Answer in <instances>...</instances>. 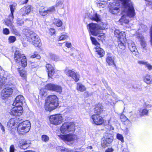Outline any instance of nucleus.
Returning a JSON list of instances; mask_svg holds the SVG:
<instances>
[{
    "instance_id": "39",
    "label": "nucleus",
    "mask_w": 152,
    "mask_h": 152,
    "mask_svg": "<svg viewBox=\"0 0 152 152\" xmlns=\"http://www.w3.org/2000/svg\"><path fill=\"white\" fill-rule=\"evenodd\" d=\"M10 10L11 11V14L9 15V18H14L13 16V12L15 10V7L13 5H10Z\"/></svg>"
},
{
    "instance_id": "62",
    "label": "nucleus",
    "mask_w": 152,
    "mask_h": 152,
    "mask_svg": "<svg viewBox=\"0 0 152 152\" xmlns=\"http://www.w3.org/2000/svg\"><path fill=\"white\" fill-rule=\"evenodd\" d=\"M88 148L89 149H92V147L91 146H90L88 147Z\"/></svg>"
},
{
    "instance_id": "54",
    "label": "nucleus",
    "mask_w": 152,
    "mask_h": 152,
    "mask_svg": "<svg viewBox=\"0 0 152 152\" xmlns=\"http://www.w3.org/2000/svg\"><path fill=\"white\" fill-rule=\"evenodd\" d=\"M77 129V132L78 134H82L83 133V130L80 128H78Z\"/></svg>"
},
{
    "instance_id": "34",
    "label": "nucleus",
    "mask_w": 152,
    "mask_h": 152,
    "mask_svg": "<svg viewBox=\"0 0 152 152\" xmlns=\"http://www.w3.org/2000/svg\"><path fill=\"white\" fill-rule=\"evenodd\" d=\"M90 18L96 22L100 21L101 20L100 16L97 13H95L93 16L91 17Z\"/></svg>"
},
{
    "instance_id": "61",
    "label": "nucleus",
    "mask_w": 152,
    "mask_h": 152,
    "mask_svg": "<svg viewBox=\"0 0 152 152\" xmlns=\"http://www.w3.org/2000/svg\"><path fill=\"white\" fill-rule=\"evenodd\" d=\"M80 78V76L79 75H77V81L78 80H79V78Z\"/></svg>"
},
{
    "instance_id": "2",
    "label": "nucleus",
    "mask_w": 152,
    "mask_h": 152,
    "mask_svg": "<svg viewBox=\"0 0 152 152\" xmlns=\"http://www.w3.org/2000/svg\"><path fill=\"white\" fill-rule=\"evenodd\" d=\"M75 124L72 122L64 123L61 127L60 130L62 133L67 134H60L58 137L65 142L73 141L75 137Z\"/></svg>"
},
{
    "instance_id": "35",
    "label": "nucleus",
    "mask_w": 152,
    "mask_h": 152,
    "mask_svg": "<svg viewBox=\"0 0 152 152\" xmlns=\"http://www.w3.org/2000/svg\"><path fill=\"white\" fill-rule=\"evenodd\" d=\"M77 89L81 92H83L86 90V88L82 84L77 83Z\"/></svg>"
},
{
    "instance_id": "59",
    "label": "nucleus",
    "mask_w": 152,
    "mask_h": 152,
    "mask_svg": "<svg viewBox=\"0 0 152 152\" xmlns=\"http://www.w3.org/2000/svg\"><path fill=\"white\" fill-rule=\"evenodd\" d=\"M113 150L111 148H108L105 151V152H112Z\"/></svg>"
},
{
    "instance_id": "58",
    "label": "nucleus",
    "mask_w": 152,
    "mask_h": 152,
    "mask_svg": "<svg viewBox=\"0 0 152 152\" xmlns=\"http://www.w3.org/2000/svg\"><path fill=\"white\" fill-rule=\"evenodd\" d=\"M150 37H151V42L152 43V26H151L150 31Z\"/></svg>"
},
{
    "instance_id": "55",
    "label": "nucleus",
    "mask_w": 152,
    "mask_h": 152,
    "mask_svg": "<svg viewBox=\"0 0 152 152\" xmlns=\"http://www.w3.org/2000/svg\"><path fill=\"white\" fill-rule=\"evenodd\" d=\"M15 148L14 146L13 145H12L10 146V152H14Z\"/></svg>"
},
{
    "instance_id": "30",
    "label": "nucleus",
    "mask_w": 152,
    "mask_h": 152,
    "mask_svg": "<svg viewBox=\"0 0 152 152\" xmlns=\"http://www.w3.org/2000/svg\"><path fill=\"white\" fill-rule=\"evenodd\" d=\"M102 109L103 107L102 106L101 104H98L97 105L95 108V113H97L96 114H99V115L101 111H102Z\"/></svg>"
},
{
    "instance_id": "3",
    "label": "nucleus",
    "mask_w": 152,
    "mask_h": 152,
    "mask_svg": "<svg viewBox=\"0 0 152 152\" xmlns=\"http://www.w3.org/2000/svg\"><path fill=\"white\" fill-rule=\"evenodd\" d=\"M88 27L90 32L92 35L95 36H97V39L102 41L104 39L105 34L100 30H103L107 28L106 23L102 22L99 25H98L92 23L88 25Z\"/></svg>"
},
{
    "instance_id": "38",
    "label": "nucleus",
    "mask_w": 152,
    "mask_h": 152,
    "mask_svg": "<svg viewBox=\"0 0 152 152\" xmlns=\"http://www.w3.org/2000/svg\"><path fill=\"white\" fill-rule=\"evenodd\" d=\"M54 23L58 27L61 26L62 25V22L60 20L58 19H54Z\"/></svg>"
},
{
    "instance_id": "64",
    "label": "nucleus",
    "mask_w": 152,
    "mask_h": 152,
    "mask_svg": "<svg viewBox=\"0 0 152 152\" xmlns=\"http://www.w3.org/2000/svg\"><path fill=\"white\" fill-rule=\"evenodd\" d=\"M24 152H35L33 151H24Z\"/></svg>"
},
{
    "instance_id": "6",
    "label": "nucleus",
    "mask_w": 152,
    "mask_h": 152,
    "mask_svg": "<svg viewBox=\"0 0 152 152\" xmlns=\"http://www.w3.org/2000/svg\"><path fill=\"white\" fill-rule=\"evenodd\" d=\"M114 34L115 36L118 39L117 41L118 46L121 50H124L126 48V41L125 32L124 31H120L118 29H115L114 31Z\"/></svg>"
},
{
    "instance_id": "5",
    "label": "nucleus",
    "mask_w": 152,
    "mask_h": 152,
    "mask_svg": "<svg viewBox=\"0 0 152 152\" xmlns=\"http://www.w3.org/2000/svg\"><path fill=\"white\" fill-rule=\"evenodd\" d=\"M25 35L29 42H31L35 47L39 48L42 45L40 39L38 35L30 30H26Z\"/></svg>"
},
{
    "instance_id": "17",
    "label": "nucleus",
    "mask_w": 152,
    "mask_h": 152,
    "mask_svg": "<svg viewBox=\"0 0 152 152\" xmlns=\"http://www.w3.org/2000/svg\"><path fill=\"white\" fill-rule=\"evenodd\" d=\"M127 12L124 11L123 12H121L122 14L123 15L119 20L121 24L122 25L124 24H128L129 22V17L134 18L135 15L133 17H129L128 14Z\"/></svg>"
},
{
    "instance_id": "42",
    "label": "nucleus",
    "mask_w": 152,
    "mask_h": 152,
    "mask_svg": "<svg viewBox=\"0 0 152 152\" xmlns=\"http://www.w3.org/2000/svg\"><path fill=\"white\" fill-rule=\"evenodd\" d=\"M31 58H36L37 59H39L41 58L40 55L38 54L37 52H35L34 54L31 56Z\"/></svg>"
},
{
    "instance_id": "60",
    "label": "nucleus",
    "mask_w": 152,
    "mask_h": 152,
    "mask_svg": "<svg viewBox=\"0 0 152 152\" xmlns=\"http://www.w3.org/2000/svg\"><path fill=\"white\" fill-rule=\"evenodd\" d=\"M0 127L1 129L2 130L3 132L5 131V129L1 123L0 122Z\"/></svg>"
},
{
    "instance_id": "10",
    "label": "nucleus",
    "mask_w": 152,
    "mask_h": 152,
    "mask_svg": "<svg viewBox=\"0 0 152 152\" xmlns=\"http://www.w3.org/2000/svg\"><path fill=\"white\" fill-rule=\"evenodd\" d=\"M113 139V137L111 134H106L104 139L102 142V146L105 148L109 146L112 142Z\"/></svg>"
},
{
    "instance_id": "7",
    "label": "nucleus",
    "mask_w": 152,
    "mask_h": 152,
    "mask_svg": "<svg viewBox=\"0 0 152 152\" xmlns=\"http://www.w3.org/2000/svg\"><path fill=\"white\" fill-rule=\"evenodd\" d=\"M31 128V124L28 120L19 123L17 132L20 134H23L29 132Z\"/></svg>"
},
{
    "instance_id": "18",
    "label": "nucleus",
    "mask_w": 152,
    "mask_h": 152,
    "mask_svg": "<svg viewBox=\"0 0 152 152\" xmlns=\"http://www.w3.org/2000/svg\"><path fill=\"white\" fill-rule=\"evenodd\" d=\"M128 48L135 55L138 54L137 50L135 44L131 40H129L128 42Z\"/></svg>"
},
{
    "instance_id": "15",
    "label": "nucleus",
    "mask_w": 152,
    "mask_h": 152,
    "mask_svg": "<svg viewBox=\"0 0 152 152\" xmlns=\"http://www.w3.org/2000/svg\"><path fill=\"white\" fill-rule=\"evenodd\" d=\"M31 144V141L29 140L21 139L19 141L18 147L20 149L25 150L30 146Z\"/></svg>"
},
{
    "instance_id": "37",
    "label": "nucleus",
    "mask_w": 152,
    "mask_h": 152,
    "mask_svg": "<svg viewBox=\"0 0 152 152\" xmlns=\"http://www.w3.org/2000/svg\"><path fill=\"white\" fill-rule=\"evenodd\" d=\"M107 127L110 130H113L114 128L112 125L114 124L115 123L112 120V119H110L108 122Z\"/></svg>"
},
{
    "instance_id": "46",
    "label": "nucleus",
    "mask_w": 152,
    "mask_h": 152,
    "mask_svg": "<svg viewBox=\"0 0 152 152\" xmlns=\"http://www.w3.org/2000/svg\"><path fill=\"white\" fill-rule=\"evenodd\" d=\"M68 38V36L66 35H62L58 39L59 41L64 40Z\"/></svg>"
},
{
    "instance_id": "52",
    "label": "nucleus",
    "mask_w": 152,
    "mask_h": 152,
    "mask_svg": "<svg viewBox=\"0 0 152 152\" xmlns=\"http://www.w3.org/2000/svg\"><path fill=\"white\" fill-rule=\"evenodd\" d=\"M65 45L67 48H69L71 47L72 44L70 42H67L65 44Z\"/></svg>"
},
{
    "instance_id": "32",
    "label": "nucleus",
    "mask_w": 152,
    "mask_h": 152,
    "mask_svg": "<svg viewBox=\"0 0 152 152\" xmlns=\"http://www.w3.org/2000/svg\"><path fill=\"white\" fill-rule=\"evenodd\" d=\"M62 88L60 86L54 84L53 91L61 93L62 91Z\"/></svg>"
},
{
    "instance_id": "26",
    "label": "nucleus",
    "mask_w": 152,
    "mask_h": 152,
    "mask_svg": "<svg viewBox=\"0 0 152 152\" xmlns=\"http://www.w3.org/2000/svg\"><path fill=\"white\" fill-rule=\"evenodd\" d=\"M106 61L109 66L115 65L114 61V58L113 57H107L106 59Z\"/></svg>"
},
{
    "instance_id": "57",
    "label": "nucleus",
    "mask_w": 152,
    "mask_h": 152,
    "mask_svg": "<svg viewBox=\"0 0 152 152\" xmlns=\"http://www.w3.org/2000/svg\"><path fill=\"white\" fill-rule=\"evenodd\" d=\"M147 62L144 61H138V63L140 64H143L145 66Z\"/></svg>"
},
{
    "instance_id": "63",
    "label": "nucleus",
    "mask_w": 152,
    "mask_h": 152,
    "mask_svg": "<svg viewBox=\"0 0 152 152\" xmlns=\"http://www.w3.org/2000/svg\"><path fill=\"white\" fill-rule=\"evenodd\" d=\"M126 150H127L126 149H125L123 150V151H122V152H127L126 151Z\"/></svg>"
},
{
    "instance_id": "29",
    "label": "nucleus",
    "mask_w": 152,
    "mask_h": 152,
    "mask_svg": "<svg viewBox=\"0 0 152 152\" xmlns=\"http://www.w3.org/2000/svg\"><path fill=\"white\" fill-rule=\"evenodd\" d=\"M148 113V110L145 109H140V110H139V111L137 113L139 116L141 117L145 115H147Z\"/></svg>"
},
{
    "instance_id": "11",
    "label": "nucleus",
    "mask_w": 152,
    "mask_h": 152,
    "mask_svg": "<svg viewBox=\"0 0 152 152\" xmlns=\"http://www.w3.org/2000/svg\"><path fill=\"white\" fill-rule=\"evenodd\" d=\"M21 119L19 118H13L9 120L7 123V126L9 129H10L17 126L18 124L20 123Z\"/></svg>"
},
{
    "instance_id": "21",
    "label": "nucleus",
    "mask_w": 152,
    "mask_h": 152,
    "mask_svg": "<svg viewBox=\"0 0 152 152\" xmlns=\"http://www.w3.org/2000/svg\"><path fill=\"white\" fill-rule=\"evenodd\" d=\"M13 18H11V17L10 18L9 16V18L7 19L5 21V24L7 26L10 27V28L15 32V31H16V29L14 26L12 25Z\"/></svg>"
},
{
    "instance_id": "14",
    "label": "nucleus",
    "mask_w": 152,
    "mask_h": 152,
    "mask_svg": "<svg viewBox=\"0 0 152 152\" xmlns=\"http://www.w3.org/2000/svg\"><path fill=\"white\" fill-rule=\"evenodd\" d=\"M24 98L22 95L17 96L14 102L13 105L16 107H23V105L25 104Z\"/></svg>"
},
{
    "instance_id": "22",
    "label": "nucleus",
    "mask_w": 152,
    "mask_h": 152,
    "mask_svg": "<svg viewBox=\"0 0 152 152\" xmlns=\"http://www.w3.org/2000/svg\"><path fill=\"white\" fill-rule=\"evenodd\" d=\"M138 37L141 41V45L143 49V51L145 52L147 51L146 44L144 38L141 35H139Z\"/></svg>"
},
{
    "instance_id": "8",
    "label": "nucleus",
    "mask_w": 152,
    "mask_h": 152,
    "mask_svg": "<svg viewBox=\"0 0 152 152\" xmlns=\"http://www.w3.org/2000/svg\"><path fill=\"white\" fill-rule=\"evenodd\" d=\"M14 60L18 65L21 64L23 67H25L27 66V62L26 56L23 54H21L18 50L15 51Z\"/></svg>"
},
{
    "instance_id": "45",
    "label": "nucleus",
    "mask_w": 152,
    "mask_h": 152,
    "mask_svg": "<svg viewBox=\"0 0 152 152\" xmlns=\"http://www.w3.org/2000/svg\"><path fill=\"white\" fill-rule=\"evenodd\" d=\"M116 137L117 139L121 141L122 142H124V137L122 134L118 133L117 134Z\"/></svg>"
},
{
    "instance_id": "47",
    "label": "nucleus",
    "mask_w": 152,
    "mask_h": 152,
    "mask_svg": "<svg viewBox=\"0 0 152 152\" xmlns=\"http://www.w3.org/2000/svg\"><path fill=\"white\" fill-rule=\"evenodd\" d=\"M48 13L50 12H54L55 11V9L54 6H52L47 8Z\"/></svg>"
},
{
    "instance_id": "43",
    "label": "nucleus",
    "mask_w": 152,
    "mask_h": 152,
    "mask_svg": "<svg viewBox=\"0 0 152 152\" xmlns=\"http://www.w3.org/2000/svg\"><path fill=\"white\" fill-rule=\"evenodd\" d=\"M90 38L92 43L93 44L97 46H99V44L96 40V39L94 38L91 37Z\"/></svg>"
},
{
    "instance_id": "33",
    "label": "nucleus",
    "mask_w": 152,
    "mask_h": 152,
    "mask_svg": "<svg viewBox=\"0 0 152 152\" xmlns=\"http://www.w3.org/2000/svg\"><path fill=\"white\" fill-rule=\"evenodd\" d=\"M62 88L60 86L54 84L53 91L61 93L62 91Z\"/></svg>"
},
{
    "instance_id": "31",
    "label": "nucleus",
    "mask_w": 152,
    "mask_h": 152,
    "mask_svg": "<svg viewBox=\"0 0 152 152\" xmlns=\"http://www.w3.org/2000/svg\"><path fill=\"white\" fill-rule=\"evenodd\" d=\"M54 84L52 83L47 84L45 86V89L53 91Z\"/></svg>"
},
{
    "instance_id": "16",
    "label": "nucleus",
    "mask_w": 152,
    "mask_h": 152,
    "mask_svg": "<svg viewBox=\"0 0 152 152\" xmlns=\"http://www.w3.org/2000/svg\"><path fill=\"white\" fill-rule=\"evenodd\" d=\"M94 123L97 125H101L104 122L103 118L99 114H94L91 117Z\"/></svg>"
},
{
    "instance_id": "28",
    "label": "nucleus",
    "mask_w": 152,
    "mask_h": 152,
    "mask_svg": "<svg viewBox=\"0 0 152 152\" xmlns=\"http://www.w3.org/2000/svg\"><path fill=\"white\" fill-rule=\"evenodd\" d=\"M144 81L148 84H151L152 83V78L150 75H147L144 77Z\"/></svg>"
},
{
    "instance_id": "40",
    "label": "nucleus",
    "mask_w": 152,
    "mask_h": 152,
    "mask_svg": "<svg viewBox=\"0 0 152 152\" xmlns=\"http://www.w3.org/2000/svg\"><path fill=\"white\" fill-rule=\"evenodd\" d=\"M63 1L61 0V1H58L56 2V4L55 5L56 7H58L60 8H63L64 5L63 4Z\"/></svg>"
},
{
    "instance_id": "20",
    "label": "nucleus",
    "mask_w": 152,
    "mask_h": 152,
    "mask_svg": "<svg viewBox=\"0 0 152 152\" xmlns=\"http://www.w3.org/2000/svg\"><path fill=\"white\" fill-rule=\"evenodd\" d=\"M46 67L48 70V76L49 77H51L54 73V69L51 65L50 64H47L46 65Z\"/></svg>"
},
{
    "instance_id": "9",
    "label": "nucleus",
    "mask_w": 152,
    "mask_h": 152,
    "mask_svg": "<svg viewBox=\"0 0 152 152\" xmlns=\"http://www.w3.org/2000/svg\"><path fill=\"white\" fill-rule=\"evenodd\" d=\"M50 123L57 126L61 124L63 122V118L60 114H57L51 115L49 118Z\"/></svg>"
},
{
    "instance_id": "25",
    "label": "nucleus",
    "mask_w": 152,
    "mask_h": 152,
    "mask_svg": "<svg viewBox=\"0 0 152 152\" xmlns=\"http://www.w3.org/2000/svg\"><path fill=\"white\" fill-rule=\"evenodd\" d=\"M18 70L20 74V76L23 79H26L27 75V72L24 69H20V68H18Z\"/></svg>"
},
{
    "instance_id": "41",
    "label": "nucleus",
    "mask_w": 152,
    "mask_h": 152,
    "mask_svg": "<svg viewBox=\"0 0 152 152\" xmlns=\"http://www.w3.org/2000/svg\"><path fill=\"white\" fill-rule=\"evenodd\" d=\"M39 94L43 97H45L47 95L46 90L44 89H42L40 91Z\"/></svg>"
},
{
    "instance_id": "19",
    "label": "nucleus",
    "mask_w": 152,
    "mask_h": 152,
    "mask_svg": "<svg viewBox=\"0 0 152 152\" xmlns=\"http://www.w3.org/2000/svg\"><path fill=\"white\" fill-rule=\"evenodd\" d=\"M31 5L24 7L20 9V14L22 16H25L26 15H28L31 11Z\"/></svg>"
},
{
    "instance_id": "49",
    "label": "nucleus",
    "mask_w": 152,
    "mask_h": 152,
    "mask_svg": "<svg viewBox=\"0 0 152 152\" xmlns=\"http://www.w3.org/2000/svg\"><path fill=\"white\" fill-rule=\"evenodd\" d=\"M58 148H59L62 152H68L69 151L68 149L64 147H58Z\"/></svg>"
},
{
    "instance_id": "13",
    "label": "nucleus",
    "mask_w": 152,
    "mask_h": 152,
    "mask_svg": "<svg viewBox=\"0 0 152 152\" xmlns=\"http://www.w3.org/2000/svg\"><path fill=\"white\" fill-rule=\"evenodd\" d=\"M13 90L11 88H6L1 91V96L2 99H5L9 97L13 92Z\"/></svg>"
},
{
    "instance_id": "27",
    "label": "nucleus",
    "mask_w": 152,
    "mask_h": 152,
    "mask_svg": "<svg viewBox=\"0 0 152 152\" xmlns=\"http://www.w3.org/2000/svg\"><path fill=\"white\" fill-rule=\"evenodd\" d=\"M46 7H41L39 9V12L40 15L44 16L48 14Z\"/></svg>"
},
{
    "instance_id": "24",
    "label": "nucleus",
    "mask_w": 152,
    "mask_h": 152,
    "mask_svg": "<svg viewBox=\"0 0 152 152\" xmlns=\"http://www.w3.org/2000/svg\"><path fill=\"white\" fill-rule=\"evenodd\" d=\"M95 51L97 53L99 57H102L104 56L105 54V51L104 50L99 46H96L95 48Z\"/></svg>"
},
{
    "instance_id": "4",
    "label": "nucleus",
    "mask_w": 152,
    "mask_h": 152,
    "mask_svg": "<svg viewBox=\"0 0 152 152\" xmlns=\"http://www.w3.org/2000/svg\"><path fill=\"white\" fill-rule=\"evenodd\" d=\"M58 98L55 95H50L48 96L45 105V109L50 111L55 109L58 104Z\"/></svg>"
},
{
    "instance_id": "51",
    "label": "nucleus",
    "mask_w": 152,
    "mask_h": 152,
    "mask_svg": "<svg viewBox=\"0 0 152 152\" xmlns=\"http://www.w3.org/2000/svg\"><path fill=\"white\" fill-rule=\"evenodd\" d=\"M17 23L19 25L21 26L23 24V22L20 19H18L17 21Z\"/></svg>"
},
{
    "instance_id": "36",
    "label": "nucleus",
    "mask_w": 152,
    "mask_h": 152,
    "mask_svg": "<svg viewBox=\"0 0 152 152\" xmlns=\"http://www.w3.org/2000/svg\"><path fill=\"white\" fill-rule=\"evenodd\" d=\"M96 3L98 7H100L104 8L105 6V2H104L101 0H97Z\"/></svg>"
},
{
    "instance_id": "53",
    "label": "nucleus",
    "mask_w": 152,
    "mask_h": 152,
    "mask_svg": "<svg viewBox=\"0 0 152 152\" xmlns=\"http://www.w3.org/2000/svg\"><path fill=\"white\" fill-rule=\"evenodd\" d=\"M146 67L148 68V69L149 70H151L152 69V66L149 63H148L147 62L146 64L145 65Z\"/></svg>"
},
{
    "instance_id": "50",
    "label": "nucleus",
    "mask_w": 152,
    "mask_h": 152,
    "mask_svg": "<svg viewBox=\"0 0 152 152\" xmlns=\"http://www.w3.org/2000/svg\"><path fill=\"white\" fill-rule=\"evenodd\" d=\"M3 34L5 35L9 34L10 33L9 30L7 28H4L3 30Z\"/></svg>"
},
{
    "instance_id": "1",
    "label": "nucleus",
    "mask_w": 152,
    "mask_h": 152,
    "mask_svg": "<svg viewBox=\"0 0 152 152\" xmlns=\"http://www.w3.org/2000/svg\"><path fill=\"white\" fill-rule=\"evenodd\" d=\"M121 3L122 12H127L129 16L133 17L135 15L133 4L130 0H115L114 2H110V12L113 14H117L119 11L120 3Z\"/></svg>"
},
{
    "instance_id": "44",
    "label": "nucleus",
    "mask_w": 152,
    "mask_h": 152,
    "mask_svg": "<svg viewBox=\"0 0 152 152\" xmlns=\"http://www.w3.org/2000/svg\"><path fill=\"white\" fill-rule=\"evenodd\" d=\"M16 40V37L14 36H10L8 38L9 43H11L14 42Z\"/></svg>"
},
{
    "instance_id": "48",
    "label": "nucleus",
    "mask_w": 152,
    "mask_h": 152,
    "mask_svg": "<svg viewBox=\"0 0 152 152\" xmlns=\"http://www.w3.org/2000/svg\"><path fill=\"white\" fill-rule=\"evenodd\" d=\"M42 140L45 142H47L49 140V137L46 135H43L42 137Z\"/></svg>"
},
{
    "instance_id": "12",
    "label": "nucleus",
    "mask_w": 152,
    "mask_h": 152,
    "mask_svg": "<svg viewBox=\"0 0 152 152\" xmlns=\"http://www.w3.org/2000/svg\"><path fill=\"white\" fill-rule=\"evenodd\" d=\"M23 112V107L15 106L11 110L10 113L12 115L17 116L21 115Z\"/></svg>"
},
{
    "instance_id": "23",
    "label": "nucleus",
    "mask_w": 152,
    "mask_h": 152,
    "mask_svg": "<svg viewBox=\"0 0 152 152\" xmlns=\"http://www.w3.org/2000/svg\"><path fill=\"white\" fill-rule=\"evenodd\" d=\"M65 73L68 76L72 78L75 81H76V74L73 70L66 69L65 71Z\"/></svg>"
},
{
    "instance_id": "56",
    "label": "nucleus",
    "mask_w": 152,
    "mask_h": 152,
    "mask_svg": "<svg viewBox=\"0 0 152 152\" xmlns=\"http://www.w3.org/2000/svg\"><path fill=\"white\" fill-rule=\"evenodd\" d=\"M49 30L51 33L50 34L51 35H52L55 33V31L54 29L50 28Z\"/></svg>"
}]
</instances>
